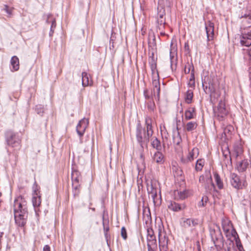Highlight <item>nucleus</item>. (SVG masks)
<instances>
[{"label":"nucleus","instance_id":"obj_1","mask_svg":"<svg viewBox=\"0 0 251 251\" xmlns=\"http://www.w3.org/2000/svg\"><path fill=\"white\" fill-rule=\"evenodd\" d=\"M15 223L19 226H24L26 224L28 215L26 201L22 197L15 199L13 204Z\"/></svg>","mask_w":251,"mask_h":251},{"label":"nucleus","instance_id":"obj_2","mask_svg":"<svg viewBox=\"0 0 251 251\" xmlns=\"http://www.w3.org/2000/svg\"><path fill=\"white\" fill-rule=\"evenodd\" d=\"M229 108L225 98L221 100L218 105L213 108L214 117L219 121H224L229 113Z\"/></svg>","mask_w":251,"mask_h":251},{"label":"nucleus","instance_id":"obj_3","mask_svg":"<svg viewBox=\"0 0 251 251\" xmlns=\"http://www.w3.org/2000/svg\"><path fill=\"white\" fill-rule=\"evenodd\" d=\"M136 139L142 149L147 148L151 137L148 136L145 128H143L139 122L136 126L135 131Z\"/></svg>","mask_w":251,"mask_h":251},{"label":"nucleus","instance_id":"obj_4","mask_svg":"<svg viewBox=\"0 0 251 251\" xmlns=\"http://www.w3.org/2000/svg\"><path fill=\"white\" fill-rule=\"evenodd\" d=\"M165 10L164 7L159 5L157 7V13L156 16L157 28L159 30L164 29L166 25Z\"/></svg>","mask_w":251,"mask_h":251},{"label":"nucleus","instance_id":"obj_5","mask_svg":"<svg viewBox=\"0 0 251 251\" xmlns=\"http://www.w3.org/2000/svg\"><path fill=\"white\" fill-rule=\"evenodd\" d=\"M240 43L242 46L249 47L251 45V28L244 29L239 37Z\"/></svg>","mask_w":251,"mask_h":251},{"label":"nucleus","instance_id":"obj_6","mask_svg":"<svg viewBox=\"0 0 251 251\" xmlns=\"http://www.w3.org/2000/svg\"><path fill=\"white\" fill-rule=\"evenodd\" d=\"M199 155V150L197 148H194L192 150L189 151L186 157H182L181 162L183 164H187L192 162L194 158L198 157Z\"/></svg>","mask_w":251,"mask_h":251},{"label":"nucleus","instance_id":"obj_7","mask_svg":"<svg viewBox=\"0 0 251 251\" xmlns=\"http://www.w3.org/2000/svg\"><path fill=\"white\" fill-rule=\"evenodd\" d=\"M152 94L153 95L154 99L159 100L160 99V84L159 82V77H157L156 75L152 78Z\"/></svg>","mask_w":251,"mask_h":251},{"label":"nucleus","instance_id":"obj_8","mask_svg":"<svg viewBox=\"0 0 251 251\" xmlns=\"http://www.w3.org/2000/svg\"><path fill=\"white\" fill-rule=\"evenodd\" d=\"M7 144L12 147L20 146V140L16 137V135L12 131H8L6 134Z\"/></svg>","mask_w":251,"mask_h":251},{"label":"nucleus","instance_id":"obj_9","mask_svg":"<svg viewBox=\"0 0 251 251\" xmlns=\"http://www.w3.org/2000/svg\"><path fill=\"white\" fill-rule=\"evenodd\" d=\"M207 41H212L214 37V24L210 21L205 23Z\"/></svg>","mask_w":251,"mask_h":251},{"label":"nucleus","instance_id":"obj_10","mask_svg":"<svg viewBox=\"0 0 251 251\" xmlns=\"http://www.w3.org/2000/svg\"><path fill=\"white\" fill-rule=\"evenodd\" d=\"M231 185L237 189H241L244 186V182H242L238 175L235 173H231L230 176Z\"/></svg>","mask_w":251,"mask_h":251},{"label":"nucleus","instance_id":"obj_11","mask_svg":"<svg viewBox=\"0 0 251 251\" xmlns=\"http://www.w3.org/2000/svg\"><path fill=\"white\" fill-rule=\"evenodd\" d=\"M88 120L85 118L81 119L77 124L76 130L77 134L80 136H82L85 132V129L88 125Z\"/></svg>","mask_w":251,"mask_h":251},{"label":"nucleus","instance_id":"obj_12","mask_svg":"<svg viewBox=\"0 0 251 251\" xmlns=\"http://www.w3.org/2000/svg\"><path fill=\"white\" fill-rule=\"evenodd\" d=\"M32 195V204L34 207L36 208L40 206L41 203V198L40 192L37 188H35Z\"/></svg>","mask_w":251,"mask_h":251},{"label":"nucleus","instance_id":"obj_13","mask_svg":"<svg viewBox=\"0 0 251 251\" xmlns=\"http://www.w3.org/2000/svg\"><path fill=\"white\" fill-rule=\"evenodd\" d=\"M168 208L175 212H178L184 209L186 206L184 204H180L175 201H170L168 205Z\"/></svg>","mask_w":251,"mask_h":251},{"label":"nucleus","instance_id":"obj_14","mask_svg":"<svg viewBox=\"0 0 251 251\" xmlns=\"http://www.w3.org/2000/svg\"><path fill=\"white\" fill-rule=\"evenodd\" d=\"M196 116V108L194 107L188 108L185 111L184 117L185 120H190Z\"/></svg>","mask_w":251,"mask_h":251},{"label":"nucleus","instance_id":"obj_15","mask_svg":"<svg viewBox=\"0 0 251 251\" xmlns=\"http://www.w3.org/2000/svg\"><path fill=\"white\" fill-rule=\"evenodd\" d=\"M153 161L158 164H162L165 162V156L161 151H156L152 156Z\"/></svg>","mask_w":251,"mask_h":251},{"label":"nucleus","instance_id":"obj_16","mask_svg":"<svg viewBox=\"0 0 251 251\" xmlns=\"http://www.w3.org/2000/svg\"><path fill=\"white\" fill-rule=\"evenodd\" d=\"M147 239L148 251H154L157 246L155 236H147Z\"/></svg>","mask_w":251,"mask_h":251},{"label":"nucleus","instance_id":"obj_17","mask_svg":"<svg viewBox=\"0 0 251 251\" xmlns=\"http://www.w3.org/2000/svg\"><path fill=\"white\" fill-rule=\"evenodd\" d=\"M199 220L197 219H184L182 226L185 227H194L198 225Z\"/></svg>","mask_w":251,"mask_h":251},{"label":"nucleus","instance_id":"obj_18","mask_svg":"<svg viewBox=\"0 0 251 251\" xmlns=\"http://www.w3.org/2000/svg\"><path fill=\"white\" fill-rule=\"evenodd\" d=\"M206 80H207V86L208 87V89L210 90V92H211V99L213 97L214 98H218L220 96V94L216 92L214 85L211 82V80L209 79L208 77L206 78Z\"/></svg>","mask_w":251,"mask_h":251},{"label":"nucleus","instance_id":"obj_19","mask_svg":"<svg viewBox=\"0 0 251 251\" xmlns=\"http://www.w3.org/2000/svg\"><path fill=\"white\" fill-rule=\"evenodd\" d=\"M151 147L155 149L157 151H161L162 146L161 142L156 137H153L151 140Z\"/></svg>","mask_w":251,"mask_h":251},{"label":"nucleus","instance_id":"obj_20","mask_svg":"<svg viewBox=\"0 0 251 251\" xmlns=\"http://www.w3.org/2000/svg\"><path fill=\"white\" fill-rule=\"evenodd\" d=\"M10 63L12 67V71H17L19 69V60L16 56L11 58Z\"/></svg>","mask_w":251,"mask_h":251},{"label":"nucleus","instance_id":"obj_21","mask_svg":"<svg viewBox=\"0 0 251 251\" xmlns=\"http://www.w3.org/2000/svg\"><path fill=\"white\" fill-rule=\"evenodd\" d=\"M249 165L247 160H244L240 161L237 166V169L239 172L245 171Z\"/></svg>","mask_w":251,"mask_h":251},{"label":"nucleus","instance_id":"obj_22","mask_svg":"<svg viewBox=\"0 0 251 251\" xmlns=\"http://www.w3.org/2000/svg\"><path fill=\"white\" fill-rule=\"evenodd\" d=\"M197 126L198 124L196 122L191 121L186 124L185 129L187 131L190 132L196 129Z\"/></svg>","mask_w":251,"mask_h":251},{"label":"nucleus","instance_id":"obj_23","mask_svg":"<svg viewBox=\"0 0 251 251\" xmlns=\"http://www.w3.org/2000/svg\"><path fill=\"white\" fill-rule=\"evenodd\" d=\"M81 179L80 173L77 171H73L72 173V183H79Z\"/></svg>","mask_w":251,"mask_h":251},{"label":"nucleus","instance_id":"obj_24","mask_svg":"<svg viewBox=\"0 0 251 251\" xmlns=\"http://www.w3.org/2000/svg\"><path fill=\"white\" fill-rule=\"evenodd\" d=\"M205 164V161L203 159H199L197 160L195 165V170L197 172L201 171L202 170V168Z\"/></svg>","mask_w":251,"mask_h":251},{"label":"nucleus","instance_id":"obj_25","mask_svg":"<svg viewBox=\"0 0 251 251\" xmlns=\"http://www.w3.org/2000/svg\"><path fill=\"white\" fill-rule=\"evenodd\" d=\"M82 85L83 87H86L89 85H91L89 83V76L87 73L82 72Z\"/></svg>","mask_w":251,"mask_h":251},{"label":"nucleus","instance_id":"obj_26","mask_svg":"<svg viewBox=\"0 0 251 251\" xmlns=\"http://www.w3.org/2000/svg\"><path fill=\"white\" fill-rule=\"evenodd\" d=\"M193 98V92L191 90H188L185 96V100L188 104L191 103Z\"/></svg>","mask_w":251,"mask_h":251},{"label":"nucleus","instance_id":"obj_27","mask_svg":"<svg viewBox=\"0 0 251 251\" xmlns=\"http://www.w3.org/2000/svg\"><path fill=\"white\" fill-rule=\"evenodd\" d=\"M223 230L226 232H228L232 228V224L230 221H225L222 223Z\"/></svg>","mask_w":251,"mask_h":251},{"label":"nucleus","instance_id":"obj_28","mask_svg":"<svg viewBox=\"0 0 251 251\" xmlns=\"http://www.w3.org/2000/svg\"><path fill=\"white\" fill-rule=\"evenodd\" d=\"M223 133L226 136L230 135L232 131L234 130L233 126L230 125L226 126V127H223Z\"/></svg>","mask_w":251,"mask_h":251},{"label":"nucleus","instance_id":"obj_29","mask_svg":"<svg viewBox=\"0 0 251 251\" xmlns=\"http://www.w3.org/2000/svg\"><path fill=\"white\" fill-rule=\"evenodd\" d=\"M147 190L148 191L149 195L152 194V192H156L157 191V189L156 187L154 186L153 182L152 181H151L150 182L148 183Z\"/></svg>","mask_w":251,"mask_h":251},{"label":"nucleus","instance_id":"obj_30","mask_svg":"<svg viewBox=\"0 0 251 251\" xmlns=\"http://www.w3.org/2000/svg\"><path fill=\"white\" fill-rule=\"evenodd\" d=\"M74 196H77L79 193L80 184L79 183H72Z\"/></svg>","mask_w":251,"mask_h":251},{"label":"nucleus","instance_id":"obj_31","mask_svg":"<svg viewBox=\"0 0 251 251\" xmlns=\"http://www.w3.org/2000/svg\"><path fill=\"white\" fill-rule=\"evenodd\" d=\"M214 178L215 179V181L216 184L219 189H222L223 187V182L219 176V175L217 174H214Z\"/></svg>","mask_w":251,"mask_h":251},{"label":"nucleus","instance_id":"obj_32","mask_svg":"<svg viewBox=\"0 0 251 251\" xmlns=\"http://www.w3.org/2000/svg\"><path fill=\"white\" fill-rule=\"evenodd\" d=\"M175 195L177 194L179 197V198L180 199H184L187 197V192L186 191H176L175 192Z\"/></svg>","mask_w":251,"mask_h":251},{"label":"nucleus","instance_id":"obj_33","mask_svg":"<svg viewBox=\"0 0 251 251\" xmlns=\"http://www.w3.org/2000/svg\"><path fill=\"white\" fill-rule=\"evenodd\" d=\"M194 68V66L193 65L192 63H187L185 65L184 71L185 74H189L190 71L191 72V70Z\"/></svg>","mask_w":251,"mask_h":251},{"label":"nucleus","instance_id":"obj_34","mask_svg":"<svg viewBox=\"0 0 251 251\" xmlns=\"http://www.w3.org/2000/svg\"><path fill=\"white\" fill-rule=\"evenodd\" d=\"M202 87L204 91V92L207 94H210L211 95V92H210V90H209L207 86V80H206V77H205L203 80H202Z\"/></svg>","mask_w":251,"mask_h":251},{"label":"nucleus","instance_id":"obj_35","mask_svg":"<svg viewBox=\"0 0 251 251\" xmlns=\"http://www.w3.org/2000/svg\"><path fill=\"white\" fill-rule=\"evenodd\" d=\"M159 248H160V250L161 251H166L167 249H168V242H159Z\"/></svg>","mask_w":251,"mask_h":251},{"label":"nucleus","instance_id":"obj_36","mask_svg":"<svg viewBox=\"0 0 251 251\" xmlns=\"http://www.w3.org/2000/svg\"><path fill=\"white\" fill-rule=\"evenodd\" d=\"M144 96L146 100H148L149 101L153 100V95L151 94V96L149 95V91L148 89H145L144 90Z\"/></svg>","mask_w":251,"mask_h":251},{"label":"nucleus","instance_id":"obj_37","mask_svg":"<svg viewBox=\"0 0 251 251\" xmlns=\"http://www.w3.org/2000/svg\"><path fill=\"white\" fill-rule=\"evenodd\" d=\"M207 201L208 198L206 196L203 197L201 201L198 203L199 207H201L204 206Z\"/></svg>","mask_w":251,"mask_h":251},{"label":"nucleus","instance_id":"obj_38","mask_svg":"<svg viewBox=\"0 0 251 251\" xmlns=\"http://www.w3.org/2000/svg\"><path fill=\"white\" fill-rule=\"evenodd\" d=\"M145 129L146 132L148 134V136H150L151 137L153 134L152 126H151L145 127Z\"/></svg>","mask_w":251,"mask_h":251},{"label":"nucleus","instance_id":"obj_39","mask_svg":"<svg viewBox=\"0 0 251 251\" xmlns=\"http://www.w3.org/2000/svg\"><path fill=\"white\" fill-rule=\"evenodd\" d=\"M153 120L150 117H146L145 118V126H152Z\"/></svg>","mask_w":251,"mask_h":251},{"label":"nucleus","instance_id":"obj_40","mask_svg":"<svg viewBox=\"0 0 251 251\" xmlns=\"http://www.w3.org/2000/svg\"><path fill=\"white\" fill-rule=\"evenodd\" d=\"M210 184L212 186H213V183L212 182L211 177H207L206 178L205 182L204 184V186L205 188H207V187H209V185Z\"/></svg>","mask_w":251,"mask_h":251},{"label":"nucleus","instance_id":"obj_41","mask_svg":"<svg viewBox=\"0 0 251 251\" xmlns=\"http://www.w3.org/2000/svg\"><path fill=\"white\" fill-rule=\"evenodd\" d=\"M149 196L152 199L155 204L158 202L157 191L156 192H152V194H150Z\"/></svg>","mask_w":251,"mask_h":251},{"label":"nucleus","instance_id":"obj_42","mask_svg":"<svg viewBox=\"0 0 251 251\" xmlns=\"http://www.w3.org/2000/svg\"><path fill=\"white\" fill-rule=\"evenodd\" d=\"M35 110L38 114L42 115L44 113V107L42 105H36Z\"/></svg>","mask_w":251,"mask_h":251},{"label":"nucleus","instance_id":"obj_43","mask_svg":"<svg viewBox=\"0 0 251 251\" xmlns=\"http://www.w3.org/2000/svg\"><path fill=\"white\" fill-rule=\"evenodd\" d=\"M148 108L151 111H153L155 107V104L153 100H150L147 103Z\"/></svg>","mask_w":251,"mask_h":251},{"label":"nucleus","instance_id":"obj_44","mask_svg":"<svg viewBox=\"0 0 251 251\" xmlns=\"http://www.w3.org/2000/svg\"><path fill=\"white\" fill-rule=\"evenodd\" d=\"M121 236L123 237V238L124 240L126 239V238H127L126 230L124 226L122 227L121 228Z\"/></svg>","mask_w":251,"mask_h":251},{"label":"nucleus","instance_id":"obj_45","mask_svg":"<svg viewBox=\"0 0 251 251\" xmlns=\"http://www.w3.org/2000/svg\"><path fill=\"white\" fill-rule=\"evenodd\" d=\"M4 10L10 16L9 17L12 15L13 8H9L7 5H5Z\"/></svg>","mask_w":251,"mask_h":251},{"label":"nucleus","instance_id":"obj_46","mask_svg":"<svg viewBox=\"0 0 251 251\" xmlns=\"http://www.w3.org/2000/svg\"><path fill=\"white\" fill-rule=\"evenodd\" d=\"M158 237H159V242H168V239L166 237V236L165 235H164L163 237H162V235L161 233L159 232Z\"/></svg>","mask_w":251,"mask_h":251},{"label":"nucleus","instance_id":"obj_47","mask_svg":"<svg viewBox=\"0 0 251 251\" xmlns=\"http://www.w3.org/2000/svg\"><path fill=\"white\" fill-rule=\"evenodd\" d=\"M181 141V139L179 134L177 136L174 138V143L177 145H178Z\"/></svg>","mask_w":251,"mask_h":251},{"label":"nucleus","instance_id":"obj_48","mask_svg":"<svg viewBox=\"0 0 251 251\" xmlns=\"http://www.w3.org/2000/svg\"><path fill=\"white\" fill-rule=\"evenodd\" d=\"M236 244L237 249L239 251H242L243 250V247L241 244V242L239 240H236Z\"/></svg>","mask_w":251,"mask_h":251},{"label":"nucleus","instance_id":"obj_49","mask_svg":"<svg viewBox=\"0 0 251 251\" xmlns=\"http://www.w3.org/2000/svg\"><path fill=\"white\" fill-rule=\"evenodd\" d=\"M148 43H149V47H154L155 46V37L154 36L152 37V41H151V39H150Z\"/></svg>","mask_w":251,"mask_h":251},{"label":"nucleus","instance_id":"obj_50","mask_svg":"<svg viewBox=\"0 0 251 251\" xmlns=\"http://www.w3.org/2000/svg\"><path fill=\"white\" fill-rule=\"evenodd\" d=\"M147 236H155L154 231L151 228L147 229Z\"/></svg>","mask_w":251,"mask_h":251},{"label":"nucleus","instance_id":"obj_51","mask_svg":"<svg viewBox=\"0 0 251 251\" xmlns=\"http://www.w3.org/2000/svg\"><path fill=\"white\" fill-rule=\"evenodd\" d=\"M55 26H56L55 21H53L52 22V24H51V25L50 26V35H51L52 34V33H53V29L55 27Z\"/></svg>","mask_w":251,"mask_h":251},{"label":"nucleus","instance_id":"obj_52","mask_svg":"<svg viewBox=\"0 0 251 251\" xmlns=\"http://www.w3.org/2000/svg\"><path fill=\"white\" fill-rule=\"evenodd\" d=\"M184 50L187 53H189L190 52V50L189 49V46L188 42H185L184 44Z\"/></svg>","mask_w":251,"mask_h":251},{"label":"nucleus","instance_id":"obj_53","mask_svg":"<svg viewBox=\"0 0 251 251\" xmlns=\"http://www.w3.org/2000/svg\"><path fill=\"white\" fill-rule=\"evenodd\" d=\"M188 85L189 87L194 88L195 86V80H189Z\"/></svg>","mask_w":251,"mask_h":251},{"label":"nucleus","instance_id":"obj_54","mask_svg":"<svg viewBox=\"0 0 251 251\" xmlns=\"http://www.w3.org/2000/svg\"><path fill=\"white\" fill-rule=\"evenodd\" d=\"M242 153V150L241 149H239L238 150H235V153L234 155L235 157L237 158L238 156L240 155V154Z\"/></svg>","mask_w":251,"mask_h":251},{"label":"nucleus","instance_id":"obj_55","mask_svg":"<svg viewBox=\"0 0 251 251\" xmlns=\"http://www.w3.org/2000/svg\"><path fill=\"white\" fill-rule=\"evenodd\" d=\"M206 179L203 175L201 176L199 178V182L204 185Z\"/></svg>","mask_w":251,"mask_h":251},{"label":"nucleus","instance_id":"obj_56","mask_svg":"<svg viewBox=\"0 0 251 251\" xmlns=\"http://www.w3.org/2000/svg\"><path fill=\"white\" fill-rule=\"evenodd\" d=\"M151 72H152V78H154V77L156 75V76H157V77H159V74H158V71L157 69H155V70H151Z\"/></svg>","mask_w":251,"mask_h":251},{"label":"nucleus","instance_id":"obj_57","mask_svg":"<svg viewBox=\"0 0 251 251\" xmlns=\"http://www.w3.org/2000/svg\"><path fill=\"white\" fill-rule=\"evenodd\" d=\"M189 80H195L194 68H193V69L191 70Z\"/></svg>","mask_w":251,"mask_h":251},{"label":"nucleus","instance_id":"obj_58","mask_svg":"<svg viewBox=\"0 0 251 251\" xmlns=\"http://www.w3.org/2000/svg\"><path fill=\"white\" fill-rule=\"evenodd\" d=\"M151 69V70H155L156 69V64L154 62V61H152V62L150 65Z\"/></svg>","mask_w":251,"mask_h":251},{"label":"nucleus","instance_id":"obj_59","mask_svg":"<svg viewBox=\"0 0 251 251\" xmlns=\"http://www.w3.org/2000/svg\"><path fill=\"white\" fill-rule=\"evenodd\" d=\"M103 228L104 231V234L106 237H107V232L109 230V227L108 226H105L104 224H103Z\"/></svg>","mask_w":251,"mask_h":251},{"label":"nucleus","instance_id":"obj_60","mask_svg":"<svg viewBox=\"0 0 251 251\" xmlns=\"http://www.w3.org/2000/svg\"><path fill=\"white\" fill-rule=\"evenodd\" d=\"M196 250H198V251H201V246H200V243L199 241H197L196 242Z\"/></svg>","mask_w":251,"mask_h":251},{"label":"nucleus","instance_id":"obj_61","mask_svg":"<svg viewBox=\"0 0 251 251\" xmlns=\"http://www.w3.org/2000/svg\"><path fill=\"white\" fill-rule=\"evenodd\" d=\"M230 154V152L228 150H227L226 151H225L223 152V155L226 158L228 156V155Z\"/></svg>","mask_w":251,"mask_h":251},{"label":"nucleus","instance_id":"obj_62","mask_svg":"<svg viewBox=\"0 0 251 251\" xmlns=\"http://www.w3.org/2000/svg\"><path fill=\"white\" fill-rule=\"evenodd\" d=\"M43 251H50V247L49 245H46L43 248Z\"/></svg>","mask_w":251,"mask_h":251},{"label":"nucleus","instance_id":"obj_63","mask_svg":"<svg viewBox=\"0 0 251 251\" xmlns=\"http://www.w3.org/2000/svg\"><path fill=\"white\" fill-rule=\"evenodd\" d=\"M167 1V3H166V5L167 6H171V5L172 4V2H173V0H166Z\"/></svg>","mask_w":251,"mask_h":251},{"label":"nucleus","instance_id":"obj_64","mask_svg":"<svg viewBox=\"0 0 251 251\" xmlns=\"http://www.w3.org/2000/svg\"><path fill=\"white\" fill-rule=\"evenodd\" d=\"M244 16L251 20V12L248 14H245Z\"/></svg>","mask_w":251,"mask_h":251}]
</instances>
